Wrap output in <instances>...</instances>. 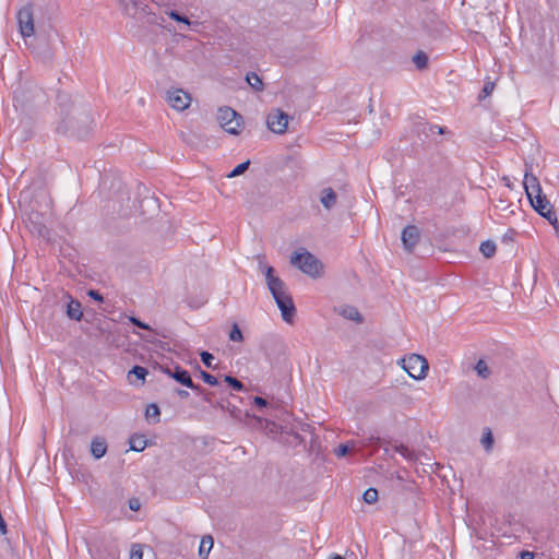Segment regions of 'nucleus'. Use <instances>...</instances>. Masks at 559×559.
Instances as JSON below:
<instances>
[{
  "label": "nucleus",
  "mask_w": 559,
  "mask_h": 559,
  "mask_svg": "<svg viewBox=\"0 0 559 559\" xmlns=\"http://www.w3.org/2000/svg\"><path fill=\"white\" fill-rule=\"evenodd\" d=\"M200 377L202 378V380L205 383H207L210 385H217L218 384L217 379L213 374H211V373H209L206 371L201 370L200 371Z\"/></svg>",
  "instance_id": "ea45409f"
},
{
  "label": "nucleus",
  "mask_w": 559,
  "mask_h": 559,
  "mask_svg": "<svg viewBox=\"0 0 559 559\" xmlns=\"http://www.w3.org/2000/svg\"><path fill=\"white\" fill-rule=\"evenodd\" d=\"M309 428H310V426H309V425H301V426H300V429H301L302 431H307Z\"/></svg>",
  "instance_id": "5fc2aeb1"
},
{
  "label": "nucleus",
  "mask_w": 559,
  "mask_h": 559,
  "mask_svg": "<svg viewBox=\"0 0 559 559\" xmlns=\"http://www.w3.org/2000/svg\"><path fill=\"white\" fill-rule=\"evenodd\" d=\"M384 453L389 454V449L388 448H384Z\"/></svg>",
  "instance_id": "13d9d810"
},
{
  "label": "nucleus",
  "mask_w": 559,
  "mask_h": 559,
  "mask_svg": "<svg viewBox=\"0 0 559 559\" xmlns=\"http://www.w3.org/2000/svg\"><path fill=\"white\" fill-rule=\"evenodd\" d=\"M420 233L417 226L408 225L402 231V242L406 251L412 252L419 241Z\"/></svg>",
  "instance_id": "9b49d317"
},
{
  "label": "nucleus",
  "mask_w": 559,
  "mask_h": 559,
  "mask_svg": "<svg viewBox=\"0 0 559 559\" xmlns=\"http://www.w3.org/2000/svg\"><path fill=\"white\" fill-rule=\"evenodd\" d=\"M281 433H286V435L293 436L295 438V440H297L298 443L304 442V439L301 438V436L298 433V431L293 426L292 427H288L287 425L281 426Z\"/></svg>",
  "instance_id": "2f4dec72"
},
{
  "label": "nucleus",
  "mask_w": 559,
  "mask_h": 559,
  "mask_svg": "<svg viewBox=\"0 0 559 559\" xmlns=\"http://www.w3.org/2000/svg\"><path fill=\"white\" fill-rule=\"evenodd\" d=\"M147 369L142 367V366H134L130 371H129V377L131 376H134L138 380H142L144 381L145 380V377L147 374Z\"/></svg>",
  "instance_id": "c85d7f7f"
},
{
  "label": "nucleus",
  "mask_w": 559,
  "mask_h": 559,
  "mask_svg": "<svg viewBox=\"0 0 559 559\" xmlns=\"http://www.w3.org/2000/svg\"><path fill=\"white\" fill-rule=\"evenodd\" d=\"M146 440L143 436H132L130 438V450L141 452L146 448Z\"/></svg>",
  "instance_id": "aec40b11"
},
{
  "label": "nucleus",
  "mask_w": 559,
  "mask_h": 559,
  "mask_svg": "<svg viewBox=\"0 0 559 559\" xmlns=\"http://www.w3.org/2000/svg\"><path fill=\"white\" fill-rule=\"evenodd\" d=\"M341 314L345 319L352 320V321H354L356 323H362L364 322V318H362V316L360 314V312L358 311V309L356 307L345 306L341 310Z\"/></svg>",
  "instance_id": "f3484780"
},
{
  "label": "nucleus",
  "mask_w": 559,
  "mask_h": 559,
  "mask_svg": "<svg viewBox=\"0 0 559 559\" xmlns=\"http://www.w3.org/2000/svg\"><path fill=\"white\" fill-rule=\"evenodd\" d=\"M221 126L226 132L237 135L242 128V117L230 107L221 108L218 111Z\"/></svg>",
  "instance_id": "423d86ee"
},
{
  "label": "nucleus",
  "mask_w": 559,
  "mask_h": 559,
  "mask_svg": "<svg viewBox=\"0 0 559 559\" xmlns=\"http://www.w3.org/2000/svg\"><path fill=\"white\" fill-rule=\"evenodd\" d=\"M16 19L21 35L24 38L33 36L35 33L33 5L29 3L20 9Z\"/></svg>",
  "instance_id": "0eeeda50"
},
{
  "label": "nucleus",
  "mask_w": 559,
  "mask_h": 559,
  "mask_svg": "<svg viewBox=\"0 0 559 559\" xmlns=\"http://www.w3.org/2000/svg\"><path fill=\"white\" fill-rule=\"evenodd\" d=\"M160 370L165 373H167L170 378L176 380L178 383L185 385V386H192V379L186 369L181 368L180 366H175L174 369L170 368H164L159 367Z\"/></svg>",
  "instance_id": "f8f14e48"
},
{
  "label": "nucleus",
  "mask_w": 559,
  "mask_h": 559,
  "mask_svg": "<svg viewBox=\"0 0 559 559\" xmlns=\"http://www.w3.org/2000/svg\"><path fill=\"white\" fill-rule=\"evenodd\" d=\"M433 129H437L439 134H444V133H447V132H448V131H447V129H445V128H443V127L435 126V127H431V129H430V130L432 131Z\"/></svg>",
  "instance_id": "603ef678"
},
{
  "label": "nucleus",
  "mask_w": 559,
  "mask_h": 559,
  "mask_svg": "<svg viewBox=\"0 0 559 559\" xmlns=\"http://www.w3.org/2000/svg\"><path fill=\"white\" fill-rule=\"evenodd\" d=\"M475 370H476L477 374L483 379H487L490 376V370H489L486 361L483 359H479L477 361V364L475 366Z\"/></svg>",
  "instance_id": "a878e982"
},
{
  "label": "nucleus",
  "mask_w": 559,
  "mask_h": 559,
  "mask_svg": "<svg viewBox=\"0 0 559 559\" xmlns=\"http://www.w3.org/2000/svg\"><path fill=\"white\" fill-rule=\"evenodd\" d=\"M273 266L264 267V275L267 288L272 294L278 309L281 310L282 318L285 322L292 323L296 314V308L292 296L286 289V284L282 278L276 276Z\"/></svg>",
  "instance_id": "f257e3e1"
},
{
  "label": "nucleus",
  "mask_w": 559,
  "mask_h": 559,
  "mask_svg": "<svg viewBox=\"0 0 559 559\" xmlns=\"http://www.w3.org/2000/svg\"><path fill=\"white\" fill-rule=\"evenodd\" d=\"M67 316L71 320L81 321L83 318L82 306L79 300L70 299L67 305Z\"/></svg>",
  "instance_id": "4468645a"
},
{
  "label": "nucleus",
  "mask_w": 559,
  "mask_h": 559,
  "mask_svg": "<svg viewBox=\"0 0 559 559\" xmlns=\"http://www.w3.org/2000/svg\"><path fill=\"white\" fill-rule=\"evenodd\" d=\"M213 537L211 535H205L202 537L200 547H199V556L201 559H207L211 549L213 548Z\"/></svg>",
  "instance_id": "a211bd4d"
},
{
  "label": "nucleus",
  "mask_w": 559,
  "mask_h": 559,
  "mask_svg": "<svg viewBox=\"0 0 559 559\" xmlns=\"http://www.w3.org/2000/svg\"><path fill=\"white\" fill-rule=\"evenodd\" d=\"M223 411H228L233 418H237V419L241 420V418H240L241 411L239 408H237L236 406H230V404L228 402H225V408Z\"/></svg>",
  "instance_id": "a19ab883"
},
{
  "label": "nucleus",
  "mask_w": 559,
  "mask_h": 559,
  "mask_svg": "<svg viewBox=\"0 0 559 559\" xmlns=\"http://www.w3.org/2000/svg\"><path fill=\"white\" fill-rule=\"evenodd\" d=\"M44 99V92L36 85L25 84L14 92V105L22 108L31 107Z\"/></svg>",
  "instance_id": "20e7f679"
},
{
  "label": "nucleus",
  "mask_w": 559,
  "mask_h": 559,
  "mask_svg": "<svg viewBox=\"0 0 559 559\" xmlns=\"http://www.w3.org/2000/svg\"><path fill=\"white\" fill-rule=\"evenodd\" d=\"M246 81L255 92H262L264 88L261 78L255 72L247 73Z\"/></svg>",
  "instance_id": "6ab92c4d"
},
{
  "label": "nucleus",
  "mask_w": 559,
  "mask_h": 559,
  "mask_svg": "<svg viewBox=\"0 0 559 559\" xmlns=\"http://www.w3.org/2000/svg\"><path fill=\"white\" fill-rule=\"evenodd\" d=\"M215 394L214 392H211V391H207L202 395V399L203 401H205L206 403H209L211 406L215 407V408H219V409H224L225 408V401H216L214 399Z\"/></svg>",
  "instance_id": "4be33fe9"
},
{
  "label": "nucleus",
  "mask_w": 559,
  "mask_h": 559,
  "mask_svg": "<svg viewBox=\"0 0 559 559\" xmlns=\"http://www.w3.org/2000/svg\"><path fill=\"white\" fill-rule=\"evenodd\" d=\"M481 444L485 447L486 450H490L493 444V437L490 431V429H487V431L484 433L481 438Z\"/></svg>",
  "instance_id": "e433bc0d"
},
{
  "label": "nucleus",
  "mask_w": 559,
  "mask_h": 559,
  "mask_svg": "<svg viewBox=\"0 0 559 559\" xmlns=\"http://www.w3.org/2000/svg\"><path fill=\"white\" fill-rule=\"evenodd\" d=\"M169 17L173 19L176 22H180L187 25H190V21L186 15L180 14L178 11H170L168 13Z\"/></svg>",
  "instance_id": "4c0bfd02"
},
{
  "label": "nucleus",
  "mask_w": 559,
  "mask_h": 559,
  "mask_svg": "<svg viewBox=\"0 0 559 559\" xmlns=\"http://www.w3.org/2000/svg\"><path fill=\"white\" fill-rule=\"evenodd\" d=\"M362 499L366 503H374L378 500V490L376 488H368L362 493Z\"/></svg>",
  "instance_id": "c756f323"
},
{
  "label": "nucleus",
  "mask_w": 559,
  "mask_h": 559,
  "mask_svg": "<svg viewBox=\"0 0 559 559\" xmlns=\"http://www.w3.org/2000/svg\"><path fill=\"white\" fill-rule=\"evenodd\" d=\"M107 442L104 438H94L91 443V453L98 460L106 454Z\"/></svg>",
  "instance_id": "2eb2a0df"
},
{
  "label": "nucleus",
  "mask_w": 559,
  "mask_h": 559,
  "mask_svg": "<svg viewBox=\"0 0 559 559\" xmlns=\"http://www.w3.org/2000/svg\"><path fill=\"white\" fill-rule=\"evenodd\" d=\"M496 249H497L496 243L491 240L483 241L479 247V250L485 258L493 257L496 253Z\"/></svg>",
  "instance_id": "412c9836"
},
{
  "label": "nucleus",
  "mask_w": 559,
  "mask_h": 559,
  "mask_svg": "<svg viewBox=\"0 0 559 559\" xmlns=\"http://www.w3.org/2000/svg\"><path fill=\"white\" fill-rule=\"evenodd\" d=\"M32 225H33V231L36 233L38 236L43 237V238H48L49 237V229L47 228V226L43 223H36V222H33L32 221Z\"/></svg>",
  "instance_id": "bb28decb"
},
{
  "label": "nucleus",
  "mask_w": 559,
  "mask_h": 559,
  "mask_svg": "<svg viewBox=\"0 0 559 559\" xmlns=\"http://www.w3.org/2000/svg\"><path fill=\"white\" fill-rule=\"evenodd\" d=\"M402 368L411 378L421 380L426 378L429 365L425 357L412 354L407 358L402 359Z\"/></svg>",
  "instance_id": "39448f33"
},
{
  "label": "nucleus",
  "mask_w": 559,
  "mask_h": 559,
  "mask_svg": "<svg viewBox=\"0 0 559 559\" xmlns=\"http://www.w3.org/2000/svg\"><path fill=\"white\" fill-rule=\"evenodd\" d=\"M290 263L313 278L321 275V261L305 248L298 249L290 255Z\"/></svg>",
  "instance_id": "7ed1b4c3"
},
{
  "label": "nucleus",
  "mask_w": 559,
  "mask_h": 559,
  "mask_svg": "<svg viewBox=\"0 0 559 559\" xmlns=\"http://www.w3.org/2000/svg\"><path fill=\"white\" fill-rule=\"evenodd\" d=\"M250 166V160H246L241 164H239L238 166H236L228 175L227 177L228 178H234V177H237V176H240L242 175Z\"/></svg>",
  "instance_id": "cd10ccee"
},
{
  "label": "nucleus",
  "mask_w": 559,
  "mask_h": 559,
  "mask_svg": "<svg viewBox=\"0 0 559 559\" xmlns=\"http://www.w3.org/2000/svg\"><path fill=\"white\" fill-rule=\"evenodd\" d=\"M332 559H344L343 557H341L340 555H336L334 556Z\"/></svg>",
  "instance_id": "4d7b16f0"
},
{
  "label": "nucleus",
  "mask_w": 559,
  "mask_h": 559,
  "mask_svg": "<svg viewBox=\"0 0 559 559\" xmlns=\"http://www.w3.org/2000/svg\"><path fill=\"white\" fill-rule=\"evenodd\" d=\"M167 102L174 109L183 111L190 106L191 96L183 90L175 88L167 92Z\"/></svg>",
  "instance_id": "9d476101"
},
{
  "label": "nucleus",
  "mask_w": 559,
  "mask_h": 559,
  "mask_svg": "<svg viewBox=\"0 0 559 559\" xmlns=\"http://www.w3.org/2000/svg\"><path fill=\"white\" fill-rule=\"evenodd\" d=\"M394 450L409 461H413L416 459L413 451H411L407 447H405L403 444L394 445Z\"/></svg>",
  "instance_id": "473e14b6"
},
{
  "label": "nucleus",
  "mask_w": 559,
  "mask_h": 559,
  "mask_svg": "<svg viewBox=\"0 0 559 559\" xmlns=\"http://www.w3.org/2000/svg\"><path fill=\"white\" fill-rule=\"evenodd\" d=\"M224 381L236 391H242L245 389L243 383L235 377L226 374Z\"/></svg>",
  "instance_id": "7c9ffc66"
},
{
  "label": "nucleus",
  "mask_w": 559,
  "mask_h": 559,
  "mask_svg": "<svg viewBox=\"0 0 559 559\" xmlns=\"http://www.w3.org/2000/svg\"><path fill=\"white\" fill-rule=\"evenodd\" d=\"M189 388L192 389L193 391H195L197 394H199L201 396L206 392V390L204 388H202L199 384H194L193 381H192V386H189Z\"/></svg>",
  "instance_id": "de8ad7c7"
},
{
  "label": "nucleus",
  "mask_w": 559,
  "mask_h": 559,
  "mask_svg": "<svg viewBox=\"0 0 559 559\" xmlns=\"http://www.w3.org/2000/svg\"><path fill=\"white\" fill-rule=\"evenodd\" d=\"M93 118L88 111L76 109L66 120V127L72 135L80 140L86 139L93 130Z\"/></svg>",
  "instance_id": "f03ea898"
},
{
  "label": "nucleus",
  "mask_w": 559,
  "mask_h": 559,
  "mask_svg": "<svg viewBox=\"0 0 559 559\" xmlns=\"http://www.w3.org/2000/svg\"><path fill=\"white\" fill-rule=\"evenodd\" d=\"M337 195L332 188H324L321 192L320 201L326 210H331L336 204Z\"/></svg>",
  "instance_id": "dca6fc26"
},
{
  "label": "nucleus",
  "mask_w": 559,
  "mask_h": 559,
  "mask_svg": "<svg viewBox=\"0 0 559 559\" xmlns=\"http://www.w3.org/2000/svg\"><path fill=\"white\" fill-rule=\"evenodd\" d=\"M129 506H130V509L133 511H136L140 508V503L138 500H130Z\"/></svg>",
  "instance_id": "8fccbe9b"
},
{
  "label": "nucleus",
  "mask_w": 559,
  "mask_h": 559,
  "mask_svg": "<svg viewBox=\"0 0 559 559\" xmlns=\"http://www.w3.org/2000/svg\"><path fill=\"white\" fill-rule=\"evenodd\" d=\"M533 209L543 217H545L555 228H558V219L546 195H535L534 200L530 202Z\"/></svg>",
  "instance_id": "6e6552de"
},
{
  "label": "nucleus",
  "mask_w": 559,
  "mask_h": 559,
  "mask_svg": "<svg viewBox=\"0 0 559 559\" xmlns=\"http://www.w3.org/2000/svg\"><path fill=\"white\" fill-rule=\"evenodd\" d=\"M159 416H160V409H159L158 405L154 404V403L148 404L146 407V411H145L146 419H153L154 423H158Z\"/></svg>",
  "instance_id": "5701e85b"
},
{
  "label": "nucleus",
  "mask_w": 559,
  "mask_h": 559,
  "mask_svg": "<svg viewBox=\"0 0 559 559\" xmlns=\"http://www.w3.org/2000/svg\"><path fill=\"white\" fill-rule=\"evenodd\" d=\"M229 340L233 342H241L243 340L242 332L237 323L233 325L229 332Z\"/></svg>",
  "instance_id": "72a5a7b5"
},
{
  "label": "nucleus",
  "mask_w": 559,
  "mask_h": 559,
  "mask_svg": "<svg viewBox=\"0 0 559 559\" xmlns=\"http://www.w3.org/2000/svg\"><path fill=\"white\" fill-rule=\"evenodd\" d=\"M539 185V180L536 176L530 174L528 171L525 173L523 186L525 190H530L532 188H537Z\"/></svg>",
  "instance_id": "393cba45"
},
{
  "label": "nucleus",
  "mask_w": 559,
  "mask_h": 559,
  "mask_svg": "<svg viewBox=\"0 0 559 559\" xmlns=\"http://www.w3.org/2000/svg\"><path fill=\"white\" fill-rule=\"evenodd\" d=\"M253 403L259 407H265L267 405V401L261 396H255Z\"/></svg>",
  "instance_id": "49530a36"
},
{
  "label": "nucleus",
  "mask_w": 559,
  "mask_h": 559,
  "mask_svg": "<svg viewBox=\"0 0 559 559\" xmlns=\"http://www.w3.org/2000/svg\"><path fill=\"white\" fill-rule=\"evenodd\" d=\"M525 192H526V195H527L530 202H532L534 200L535 195H538V197L544 195L540 185H538L537 188L534 187L530 190H525Z\"/></svg>",
  "instance_id": "79ce46f5"
},
{
  "label": "nucleus",
  "mask_w": 559,
  "mask_h": 559,
  "mask_svg": "<svg viewBox=\"0 0 559 559\" xmlns=\"http://www.w3.org/2000/svg\"><path fill=\"white\" fill-rule=\"evenodd\" d=\"M143 548L141 544H132L130 549V559H142Z\"/></svg>",
  "instance_id": "f704fd0d"
},
{
  "label": "nucleus",
  "mask_w": 559,
  "mask_h": 559,
  "mask_svg": "<svg viewBox=\"0 0 559 559\" xmlns=\"http://www.w3.org/2000/svg\"><path fill=\"white\" fill-rule=\"evenodd\" d=\"M493 88H495V83H493V82H487V83L484 85V87H483V90H481V92H480V94H479L478 98H479L480 100H481V99H485L486 97H488V96L492 93Z\"/></svg>",
  "instance_id": "58836bf2"
},
{
  "label": "nucleus",
  "mask_w": 559,
  "mask_h": 559,
  "mask_svg": "<svg viewBox=\"0 0 559 559\" xmlns=\"http://www.w3.org/2000/svg\"><path fill=\"white\" fill-rule=\"evenodd\" d=\"M508 239L512 240V237H511V236H509V234H506V235L503 236V240H508Z\"/></svg>",
  "instance_id": "6e6d98bb"
},
{
  "label": "nucleus",
  "mask_w": 559,
  "mask_h": 559,
  "mask_svg": "<svg viewBox=\"0 0 559 559\" xmlns=\"http://www.w3.org/2000/svg\"><path fill=\"white\" fill-rule=\"evenodd\" d=\"M87 295H88L92 299H94V300H96V301H103V300H104L103 295H102L98 290L91 289V290H88Z\"/></svg>",
  "instance_id": "a18cd8bd"
},
{
  "label": "nucleus",
  "mask_w": 559,
  "mask_h": 559,
  "mask_svg": "<svg viewBox=\"0 0 559 559\" xmlns=\"http://www.w3.org/2000/svg\"><path fill=\"white\" fill-rule=\"evenodd\" d=\"M521 559H534V554L527 550H523L520 552Z\"/></svg>",
  "instance_id": "09e8293b"
},
{
  "label": "nucleus",
  "mask_w": 559,
  "mask_h": 559,
  "mask_svg": "<svg viewBox=\"0 0 559 559\" xmlns=\"http://www.w3.org/2000/svg\"><path fill=\"white\" fill-rule=\"evenodd\" d=\"M246 418H252L255 420L261 428L265 429L267 433H281V426L275 424L274 421L262 419L257 416H251L248 412L245 413Z\"/></svg>",
  "instance_id": "ddd939ff"
},
{
  "label": "nucleus",
  "mask_w": 559,
  "mask_h": 559,
  "mask_svg": "<svg viewBox=\"0 0 559 559\" xmlns=\"http://www.w3.org/2000/svg\"><path fill=\"white\" fill-rule=\"evenodd\" d=\"M200 357H201V361L207 367V368H212V369H215V367L213 366V360H214V356L209 353V352H201L200 353Z\"/></svg>",
  "instance_id": "c9c22d12"
},
{
  "label": "nucleus",
  "mask_w": 559,
  "mask_h": 559,
  "mask_svg": "<svg viewBox=\"0 0 559 559\" xmlns=\"http://www.w3.org/2000/svg\"><path fill=\"white\" fill-rule=\"evenodd\" d=\"M177 394L181 397V399H187L189 396V392L186 391V390H177Z\"/></svg>",
  "instance_id": "3c124183"
},
{
  "label": "nucleus",
  "mask_w": 559,
  "mask_h": 559,
  "mask_svg": "<svg viewBox=\"0 0 559 559\" xmlns=\"http://www.w3.org/2000/svg\"><path fill=\"white\" fill-rule=\"evenodd\" d=\"M350 451V447L348 443H342L335 449V455L338 457L345 456Z\"/></svg>",
  "instance_id": "37998d69"
},
{
  "label": "nucleus",
  "mask_w": 559,
  "mask_h": 559,
  "mask_svg": "<svg viewBox=\"0 0 559 559\" xmlns=\"http://www.w3.org/2000/svg\"><path fill=\"white\" fill-rule=\"evenodd\" d=\"M130 322L132 324H134L135 326L140 328V329H143V330H151L150 325L142 322L140 319L135 318V317H130L129 318Z\"/></svg>",
  "instance_id": "c03bdc74"
},
{
  "label": "nucleus",
  "mask_w": 559,
  "mask_h": 559,
  "mask_svg": "<svg viewBox=\"0 0 559 559\" xmlns=\"http://www.w3.org/2000/svg\"><path fill=\"white\" fill-rule=\"evenodd\" d=\"M289 116L283 110L276 108L272 109L266 117L267 128L277 134H283L287 130Z\"/></svg>",
  "instance_id": "1a4fd4ad"
},
{
  "label": "nucleus",
  "mask_w": 559,
  "mask_h": 559,
  "mask_svg": "<svg viewBox=\"0 0 559 559\" xmlns=\"http://www.w3.org/2000/svg\"><path fill=\"white\" fill-rule=\"evenodd\" d=\"M370 443L380 445L382 443V440L379 437H377V438L372 437V438H370Z\"/></svg>",
  "instance_id": "864d4df0"
},
{
  "label": "nucleus",
  "mask_w": 559,
  "mask_h": 559,
  "mask_svg": "<svg viewBox=\"0 0 559 559\" xmlns=\"http://www.w3.org/2000/svg\"><path fill=\"white\" fill-rule=\"evenodd\" d=\"M413 62L415 63L418 70H424L428 67V56L419 50L414 57Z\"/></svg>",
  "instance_id": "b1692460"
}]
</instances>
